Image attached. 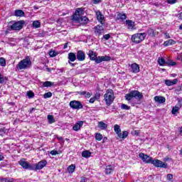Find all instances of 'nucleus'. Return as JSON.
<instances>
[{"label": "nucleus", "instance_id": "nucleus-1", "mask_svg": "<svg viewBox=\"0 0 182 182\" xmlns=\"http://www.w3.org/2000/svg\"><path fill=\"white\" fill-rule=\"evenodd\" d=\"M87 55L90 60L95 62L97 64L102 63V62H109V60H112V57L107 55L97 56V53L92 50L88 51Z\"/></svg>", "mask_w": 182, "mask_h": 182}, {"label": "nucleus", "instance_id": "nucleus-2", "mask_svg": "<svg viewBox=\"0 0 182 182\" xmlns=\"http://www.w3.org/2000/svg\"><path fill=\"white\" fill-rule=\"evenodd\" d=\"M25 25V21L21 20L18 21H10L6 26V30L5 31L6 35L10 33L11 31H21Z\"/></svg>", "mask_w": 182, "mask_h": 182}, {"label": "nucleus", "instance_id": "nucleus-3", "mask_svg": "<svg viewBox=\"0 0 182 182\" xmlns=\"http://www.w3.org/2000/svg\"><path fill=\"white\" fill-rule=\"evenodd\" d=\"M134 97L138 99V102L134 103L132 106H134V105H141V100L144 97L143 92H140L139 90H132L129 93L125 95V100H127V102H130Z\"/></svg>", "mask_w": 182, "mask_h": 182}, {"label": "nucleus", "instance_id": "nucleus-4", "mask_svg": "<svg viewBox=\"0 0 182 182\" xmlns=\"http://www.w3.org/2000/svg\"><path fill=\"white\" fill-rule=\"evenodd\" d=\"M17 70H25L26 69H31L32 68V61L28 56L21 60L16 66Z\"/></svg>", "mask_w": 182, "mask_h": 182}, {"label": "nucleus", "instance_id": "nucleus-5", "mask_svg": "<svg viewBox=\"0 0 182 182\" xmlns=\"http://www.w3.org/2000/svg\"><path fill=\"white\" fill-rule=\"evenodd\" d=\"M82 15H85V9L83 7L77 8L75 13L71 16V21L80 23V18Z\"/></svg>", "mask_w": 182, "mask_h": 182}, {"label": "nucleus", "instance_id": "nucleus-6", "mask_svg": "<svg viewBox=\"0 0 182 182\" xmlns=\"http://www.w3.org/2000/svg\"><path fill=\"white\" fill-rule=\"evenodd\" d=\"M104 100L107 106H110L114 102V92L112 89H108L104 95Z\"/></svg>", "mask_w": 182, "mask_h": 182}, {"label": "nucleus", "instance_id": "nucleus-7", "mask_svg": "<svg viewBox=\"0 0 182 182\" xmlns=\"http://www.w3.org/2000/svg\"><path fill=\"white\" fill-rule=\"evenodd\" d=\"M146 36H147L146 33H136L132 36L131 41L133 43H141L146 39Z\"/></svg>", "mask_w": 182, "mask_h": 182}, {"label": "nucleus", "instance_id": "nucleus-8", "mask_svg": "<svg viewBox=\"0 0 182 182\" xmlns=\"http://www.w3.org/2000/svg\"><path fill=\"white\" fill-rule=\"evenodd\" d=\"M158 63L160 66H176L177 63L172 61L171 60H166L163 58H159Z\"/></svg>", "mask_w": 182, "mask_h": 182}, {"label": "nucleus", "instance_id": "nucleus-9", "mask_svg": "<svg viewBox=\"0 0 182 182\" xmlns=\"http://www.w3.org/2000/svg\"><path fill=\"white\" fill-rule=\"evenodd\" d=\"M139 157L141 159L144 163H146V164H151L153 162V158L143 152L139 153Z\"/></svg>", "mask_w": 182, "mask_h": 182}, {"label": "nucleus", "instance_id": "nucleus-10", "mask_svg": "<svg viewBox=\"0 0 182 182\" xmlns=\"http://www.w3.org/2000/svg\"><path fill=\"white\" fill-rule=\"evenodd\" d=\"M70 107L75 110H80V109H83V105L80 101L73 100L70 102Z\"/></svg>", "mask_w": 182, "mask_h": 182}, {"label": "nucleus", "instance_id": "nucleus-11", "mask_svg": "<svg viewBox=\"0 0 182 182\" xmlns=\"http://www.w3.org/2000/svg\"><path fill=\"white\" fill-rule=\"evenodd\" d=\"M151 164H153L155 167L159 168H167V164L159 159H153Z\"/></svg>", "mask_w": 182, "mask_h": 182}, {"label": "nucleus", "instance_id": "nucleus-12", "mask_svg": "<svg viewBox=\"0 0 182 182\" xmlns=\"http://www.w3.org/2000/svg\"><path fill=\"white\" fill-rule=\"evenodd\" d=\"M25 160V159H21L20 161H18V164H20V166H21L24 170H33V166Z\"/></svg>", "mask_w": 182, "mask_h": 182}, {"label": "nucleus", "instance_id": "nucleus-13", "mask_svg": "<svg viewBox=\"0 0 182 182\" xmlns=\"http://www.w3.org/2000/svg\"><path fill=\"white\" fill-rule=\"evenodd\" d=\"M48 164V161L46 159L41 160L35 165V169L36 170H42L43 167H46Z\"/></svg>", "mask_w": 182, "mask_h": 182}, {"label": "nucleus", "instance_id": "nucleus-14", "mask_svg": "<svg viewBox=\"0 0 182 182\" xmlns=\"http://www.w3.org/2000/svg\"><path fill=\"white\" fill-rule=\"evenodd\" d=\"M77 60L79 62H83L84 60H86V53H85V51L82 50H79L77 52Z\"/></svg>", "mask_w": 182, "mask_h": 182}, {"label": "nucleus", "instance_id": "nucleus-15", "mask_svg": "<svg viewBox=\"0 0 182 182\" xmlns=\"http://www.w3.org/2000/svg\"><path fill=\"white\" fill-rule=\"evenodd\" d=\"M97 20L102 25L105 24V16L102 14V11H97L95 12Z\"/></svg>", "mask_w": 182, "mask_h": 182}, {"label": "nucleus", "instance_id": "nucleus-16", "mask_svg": "<svg viewBox=\"0 0 182 182\" xmlns=\"http://www.w3.org/2000/svg\"><path fill=\"white\" fill-rule=\"evenodd\" d=\"M95 35H96L97 36H100L102 33H103V26L97 25L96 26L95 28Z\"/></svg>", "mask_w": 182, "mask_h": 182}, {"label": "nucleus", "instance_id": "nucleus-17", "mask_svg": "<svg viewBox=\"0 0 182 182\" xmlns=\"http://www.w3.org/2000/svg\"><path fill=\"white\" fill-rule=\"evenodd\" d=\"M131 69L132 73H139V72H140V66L136 63L131 65Z\"/></svg>", "mask_w": 182, "mask_h": 182}, {"label": "nucleus", "instance_id": "nucleus-18", "mask_svg": "<svg viewBox=\"0 0 182 182\" xmlns=\"http://www.w3.org/2000/svg\"><path fill=\"white\" fill-rule=\"evenodd\" d=\"M83 123H85L83 121H78L75 124L73 127V129L75 132H78V130H80V128L82 126H83Z\"/></svg>", "mask_w": 182, "mask_h": 182}, {"label": "nucleus", "instance_id": "nucleus-19", "mask_svg": "<svg viewBox=\"0 0 182 182\" xmlns=\"http://www.w3.org/2000/svg\"><path fill=\"white\" fill-rule=\"evenodd\" d=\"M126 25L127 26L128 29L133 31L134 29V26H136L134 21L132 20H126Z\"/></svg>", "mask_w": 182, "mask_h": 182}, {"label": "nucleus", "instance_id": "nucleus-20", "mask_svg": "<svg viewBox=\"0 0 182 182\" xmlns=\"http://www.w3.org/2000/svg\"><path fill=\"white\" fill-rule=\"evenodd\" d=\"M77 94L80 95V96H84L86 99H89L92 97V92H89L87 91H80L77 92Z\"/></svg>", "mask_w": 182, "mask_h": 182}, {"label": "nucleus", "instance_id": "nucleus-21", "mask_svg": "<svg viewBox=\"0 0 182 182\" xmlns=\"http://www.w3.org/2000/svg\"><path fill=\"white\" fill-rule=\"evenodd\" d=\"M154 100L155 102H156L157 103H166V98L164 97H161V96H155L154 97Z\"/></svg>", "mask_w": 182, "mask_h": 182}, {"label": "nucleus", "instance_id": "nucleus-22", "mask_svg": "<svg viewBox=\"0 0 182 182\" xmlns=\"http://www.w3.org/2000/svg\"><path fill=\"white\" fill-rule=\"evenodd\" d=\"M126 19H127V16L126 15V14H122V13H118L117 16V21H126Z\"/></svg>", "mask_w": 182, "mask_h": 182}, {"label": "nucleus", "instance_id": "nucleus-23", "mask_svg": "<svg viewBox=\"0 0 182 182\" xmlns=\"http://www.w3.org/2000/svg\"><path fill=\"white\" fill-rule=\"evenodd\" d=\"M77 58V55L75 53H68V62H75Z\"/></svg>", "mask_w": 182, "mask_h": 182}, {"label": "nucleus", "instance_id": "nucleus-24", "mask_svg": "<svg viewBox=\"0 0 182 182\" xmlns=\"http://www.w3.org/2000/svg\"><path fill=\"white\" fill-rule=\"evenodd\" d=\"M177 42L173 39H169L166 41H164V46H170L171 45H176Z\"/></svg>", "mask_w": 182, "mask_h": 182}, {"label": "nucleus", "instance_id": "nucleus-25", "mask_svg": "<svg viewBox=\"0 0 182 182\" xmlns=\"http://www.w3.org/2000/svg\"><path fill=\"white\" fill-rule=\"evenodd\" d=\"M98 127L101 130H106V129H107V124L103 121H101L98 122Z\"/></svg>", "mask_w": 182, "mask_h": 182}, {"label": "nucleus", "instance_id": "nucleus-26", "mask_svg": "<svg viewBox=\"0 0 182 182\" xmlns=\"http://www.w3.org/2000/svg\"><path fill=\"white\" fill-rule=\"evenodd\" d=\"M113 166H112V165H108L106 166L105 168V174L109 175V174H112V173H113Z\"/></svg>", "mask_w": 182, "mask_h": 182}, {"label": "nucleus", "instance_id": "nucleus-27", "mask_svg": "<svg viewBox=\"0 0 182 182\" xmlns=\"http://www.w3.org/2000/svg\"><path fill=\"white\" fill-rule=\"evenodd\" d=\"M14 15L15 16H19V17L25 16V12L22 10L17 9V10H15Z\"/></svg>", "mask_w": 182, "mask_h": 182}, {"label": "nucleus", "instance_id": "nucleus-28", "mask_svg": "<svg viewBox=\"0 0 182 182\" xmlns=\"http://www.w3.org/2000/svg\"><path fill=\"white\" fill-rule=\"evenodd\" d=\"M75 170H76V165L75 164H71L68 167V171L69 174L75 173Z\"/></svg>", "mask_w": 182, "mask_h": 182}, {"label": "nucleus", "instance_id": "nucleus-29", "mask_svg": "<svg viewBox=\"0 0 182 182\" xmlns=\"http://www.w3.org/2000/svg\"><path fill=\"white\" fill-rule=\"evenodd\" d=\"M92 156V152L90 151L85 150L82 152V157H84V159H89Z\"/></svg>", "mask_w": 182, "mask_h": 182}, {"label": "nucleus", "instance_id": "nucleus-30", "mask_svg": "<svg viewBox=\"0 0 182 182\" xmlns=\"http://www.w3.org/2000/svg\"><path fill=\"white\" fill-rule=\"evenodd\" d=\"M146 33L148 36H149L151 38H154L156 36V33H154V30L151 28H149Z\"/></svg>", "mask_w": 182, "mask_h": 182}, {"label": "nucleus", "instance_id": "nucleus-31", "mask_svg": "<svg viewBox=\"0 0 182 182\" xmlns=\"http://www.w3.org/2000/svg\"><path fill=\"white\" fill-rule=\"evenodd\" d=\"M43 87H52V86H55V82L51 81H46L43 83Z\"/></svg>", "mask_w": 182, "mask_h": 182}, {"label": "nucleus", "instance_id": "nucleus-32", "mask_svg": "<svg viewBox=\"0 0 182 182\" xmlns=\"http://www.w3.org/2000/svg\"><path fill=\"white\" fill-rule=\"evenodd\" d=\"M80 22L81 25H86L89 23V18L86 16H81Z\"/></svg>", "mask_w": 182, "mask_h": 182}, {"label": "nucleus", "instance_id": "nucleus-33", "mask_svg": "<svg viewBox=\"0 0 182 182\" xmlns=\"http://www.w3.org/2000/svg\"><path fill=\"white\" fill-rule=\"evenodd\" d=\"M127 136H129V132L127 131H124L122 132H122L118 135V137L119 139H126L127 137Z\"/></svg>", "mask_w": 182, "mask_h": 182}, {"label": "nucleus", "instance_id": "nucleus-34", "mask_svg": "<svg viewBox=\"0 0 182 182\" xmlns=\"http://www.w3.org/2000/svg\"><path fill=\"white\" fill-rule=\"evenodd\" d=\"M114 132L117 134V136L122 132V129H120V126L118 124H115L114 126Z\"/></svg>", "mask_w": 182, "mask_h": 182}, {"label": "nucleus", "instance_id": "nucleus-35", "mask_svg": "<svg viewBox=\"0 0 182 182\" xmlns=\"http://www.w3.org/2000/svg\"><path fill=\"white\" fill-rule=\"evenodd\" d=\"M47 119L48 120V123L50 124H52L53 123H55V117H53V115L48 114L47 117Z\"/></svg>", "mask_w": 182, "mask_h": 182}, {"label": "nucleus", "instance_id": "nucleus-36", "mask_svg": "<svg viewBox=\"0 0 182 182\" xmlns=\"http://www.w3.org/2000/svg\"><path fill=\"white\" fill-rule=\"evenodd\" d=\"M103 139V135L100 133L95 134V140H97V141H101Z\"/></svg>", "mask_w": 182, "mask_h": 182}, {"label": "nucleus", "instance_id": "nucleus-37", "mask_svg": "<svg viewBox=\"0 0 182 182\" xmlns=\"http://www.w3.org/2000/svg\"><path fill=\"white\" fill-rule=\"evenodd\" d=\"M5 80H8V77H4V75L0 73V84L3 85V83H5Z\"/></svg>", "mask_w": 182, "mask_h": 182}, {"label": "nucleus", "instance_id": "nucleus-38", "mask_svg": "<svg viewBox=\"0 0 182 182\" xmlns=\"http://www.w3.org/2000/svg\"><path fill=\"white\" fill-rule=\"evenodd\" d=\"M33 26L36 28H41V22L39 21H34L33 22Z\"/></svg>", "mask_w": 182, "mask_h": 182}, {"label": "nucleus", "instance_id": "nucleus-39", "mask_svg": "<svg viewBox=\"0 0 182 182\" xmlns=\"http://www.w3.org/2000/svg\"><path fill=\"white\" fill-rule=\"evenodd\" d=\"M27 96L28 99H33L35 97V93L33 91H28Z\"/></svg>", "mask_w": 182, "mask_h": 182}, {"label": "nucleus", "instance_id": "nucleus-40", "mask_svg": "<svg viewBox=\"0 0 182 182\" xmlns=\"http://www.w3.org/2000/svg\"><path fill=\"white\" fill-rule=\"evenodd\" d=\"M0 66H6V60L4 58H0Z\"/></svg>", "mask_w": 182, "mask_h": 182}, {"label": "nucleus", "instance_id": "nucleus-41", "mask_svg": "<svg viewBox=\"0 0 182 182\" xmlns=\"http://www.w3.org/2000/svg\"><path fill=\"white\" fill-rule=\"evenodd\" d=\"M121 109H122V110H130L131 107H130V106H129L126 104H122Z\"/></svg>", "mask_w": 182, "mask_h": 182}, {"label": "nucleus", "instance_id": "nucleus-42", "mask_svg": "<svg viewBox=\"0 0 182 182\" xmlns=\"http://www.w3.org/2000/svg\"><path fill=\"white\" fill-rule=\"evenodd\" d=\"M178 110H180V108L178 106L173 107L172 108V114H176V113H177V112H178Z\"/></svg>", "mask_w": 182, "mask_h": 182}, {"label": "nucleus", "instance_id": "nucleus-43", "mask_svg": "<svg viewBox=\"0 0 182 182\" xmlns=\"http://www.w3.org/2000/svg\"><path fill=\"white\" fill-rule=\"evenodd\" d=\"M50 97H52V93L50 92H46L43 95V98L44 99H49Z\"/></svg>", "mask_w": 182, "mask_h": 182}, {"label": "nucleus", "instance_id": "nucleus-44", "mask_svg": "<svg viewBox=\"0 0 182 182\" xmlns=\"http://www.w3.org/2000/svg\"><path fill=\"white\" fill-rule=\"evenodd\" d=\"M6 134V128L4 127L0 129V136H4V134Z\"/></svg>", "mask_w": 182, "mask_h": 182}, {"label": "nucleus", "instance_id": "nucleus-45", "mask_svg": "<svg viewBox=\"0 0 182 182\" xmlns=\"http://www.w3.org/2000/svg\"><path fill=\"white\" fill-rule=\"evenodd\" d=\"M166 2L170 5H174V4L177 3V0H166Z\"/></svg>", "mask_w": 182, "mask_h": 182}, {"label": "nucleus", "instance_id": "nucleus-46", "mask_svg": "<svg viewBox=\"0 0 182 182\" xmlns=\"http://www.w3.org/2000/svg\"><path fill=\"white\" fill-rule=\"evenodd\" d=\"M178 82V79L176 78L173 79V80H171V86H173V85H177Z\"/></svg>", "mask_w": 182, "mask_h": 182}, {"label": "nucleus", "instance_id": "nucleus-47", "mask_svg": "<svg viewBox=\"0 0 182 182\" xmlns=\"http://www.w3.org/2000/svg\"><path fill=\"white\" fill-rule=\"evenodd\" d=\"M96 100L100 99V92H96L93 97Z\"/></svg>", "mask_w": 182, "mask_h": 182}, {"label": "nucleus", "instance_id": "nucleus-48", "mask_svg": "<svg viewBox=\"0 0 182 182\" xmlns=\"http://www.w3.org/2000/svg\"><path fill=\"white\" fill-rule=\"evenodd\" d=\"M56 55H58L56 53L55 51H50L49 52V55L50 56V58H55V56H56Z\"/></svg>", "mask_w": 182, "mask_h": 182}, {"label": "nucleus", "instance_id": "nucleus-49", "mask_svg": "<svg viewBox=\"0 0 182 182\" xmlns=\"http://www.w3.org/2000/svg\"><path fill=\"white\" fill-rule=\"evenodd\" d=\"M50 154H51V156H56L59 154V152H58L56 150H52L50 151Z\"/></svg>", "mask_w": 182, "mask_h": 182}, {"label": "nucleus", "instance_id": "nucleus-50", "mask_svg": "<svg viewBox=\"0 0 182 182\" xmlns=\"http://www.w3.org/2000/svg\"><path fill=\"white\" fill-rule=\"evenodd\" d=\"M166 178L167 180H168V181H171V180H173V174L169 173L166 176Z\"/></svg>", "mask_w": 182, "mask_h": 182}, {"label": "nucleus", "instance_id": "nucleus-51", "mask_svg": "<svg viewBox=\"0 0 182 182\" xmlns=\"http://www.w3.org/2000/svg\"><path fill=\"white\" fill-rule=\"evenodd\" d=\"M177 107L181 109L182 107V98L178 101Z\"/></svg>", "mask_w": 182, "mask_h": 182}, {"label": "nucleus", "instance_id": "nucleus-52", "mask_svg": "<svg viewBox=\"0 0 182 182\" xmlns=\"http://www.w3.org/2000/svg\"><path fill=\"white\" fill-rule=\"evenodd\" d=\"M165 85H166V86H171V80H165Z\"/></svg>", "mask_w": 182, "mask_h": 182}, {"label": "nucleus", "instance_id": "nucleus-53", "mask_svg": "<svg viewBox=\"0 0 182 182\" xmlns=\"http://www.w3.org/2000/svg\"><path fill=\"white\" fill-rule=\"evenodd\" d=\"M104 39H105V41H109V38H110V34H105L103 36Z\"/></svg>", "mask_w": 182, "mask_h": 182}, {"label": "nucleus", "instance_id": "nucleus-54", "mask_svg": "<svg viewBox=\"0 0 182 182\" xmlns=\"http://www.w3.org/2000/svg\"><path fill=\"white\" fill-rule=\"evenodd\" d=\"M100 2H102V0H92L94 5H97V4H100Z\"/></svg>", "mask_w": 182, "mask_h": 182}, {"label": "nucleus", "instance_id": "nucleus-55", "mask_svg": "<svg viewBox=\"0 0 182 182\" xmlns=\"http://www.w3.org/2000/svg\"><path fill=\"white\" fill-rule=\"evenodd\" d=\"M0 182H10V181L6 178H0Z\"/></svg>", "mask_w": 182, "mask_h": 182}, {"label": "nucleus", "instance_id": "nucleus-56", "mask_svg": "<svg viewBox=\"0 0 182 182\" xmlns=\"http://www.w3.org/2000/svg\"><path fill=\"white\" fill-rule=\"evenodd\" d=\"M96 100H97L94 97H92L90 99L89 102H90V103H95V102H96Z\"/></svg>", "mask_w": 182, "mask_h": 182}, {"label": "nucleus", "instance_id": "nucleus-57", "mask_svg": "<svg viewBox=\"0 0 182 182\" xmlns=\"http://www.w3.org/2000/svg\"><path fill=\"white\" fill-rule=\"evenodd\" d=\"M164 36L166 39H170V34L168 33H164Z\"/></svg>", "mask_w": 182, "mask_h": 182}, {"label": "nucleus", "instance_id": "nucleus-58", "mask_svg": "<svg viewBox=\"0 0 182 182\" xmlns=\"http://www.w3.org/2000/svg\"><path fill=\"white\" fill-rule=\"evenodd\" d=\"M57 139H58L59 141H65V140H63V136H57Z\"/></svg>", "mask_w": 182, "mask_h": 182}, {"label": "nucleus", "instance_id": "nucleus-59", "mask_svg": "<svg viewBox=\"0 0 182 182\" xmlns=\"http://www.w3.org/2000/svg\"><path fill=\"white\" fill-rule=\"evenodd\" d=\"M46 70L47 72L50 73V72H52V68H49L48 67V65H46Z\"/></svg>", "mask_w": 182, "mask_h": 182}, {"label": "nucleus", "instance_id": "nucleus-60", "mask_svg": "<svg viewBox=\"0 0 182 182\" xmlns=\"http://www.w3.org/2000/svg\"><path fill=\"white\" fill-rule=\"evenodd\" d=\"M33 110H36V108L35 107H32L29 109V113L31 114V113H33Z\"/></svg>", "mask_w": 182, "mask_h": 182}, {"label": "nucleus", "instance_id": "nucleus-61", "mask_svg": "<svg viewBox=\"0 0 182 182\" xmlns=\"http://www.w3.org/2000/svg\"><path fill=\"white\" fill-rule=\"evenodd\" d=\"M80 182H86V177H81V180Z\"/></svg>", "mask_w": 182, "mask_h": 182}, {"label": "nucleus", "instance_id": "nucleus-62", "mask_svg": "<svg viewBox=\"0 0 182 182\" xmlns=\"http://www.w3.org/2000/svg\"><path fill=\"white\" fill-rule=\"evenodd\" d=\"M178 19H180L181 21H182V12H181V13L178 14Z\"/></svg>", "mask_w": 182, "mask_h": 182}, {"label": "nucleus", "instance_id": "nucleus-63", "mask_svg": "<svg viewBox=\"0 0 182 182\" xmlns=\"http://www.w3.org/2000/svg\"><path fill=\"white\" fill-rule=\"evenodd\" d=\"M68 45H69V43H65L64 44V47H63V49H66L68 48Z\"/></svg>", "mask_w": 182, "mask_h": 182}, {"label": "nucleus", "instance_id": "nucleus-64", "mask_svg": "<svg viewBox=\"0 0 182 182\" xmlns=\"http://www.w3.org/2000/svg\"><path fill=\"white\" fill-rule=\"evenodd\" d=\"M4 159V155L0 154V161H3Z\"/></svg>", "mask_w": 182, "mask_h": 182}]
</instances>
